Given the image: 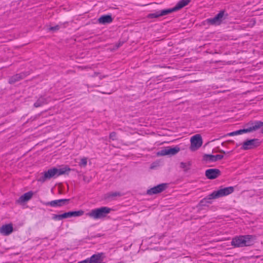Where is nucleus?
<instances>
[{
    "instance_id": "9b49d317",
    "label": "nucleus",
    "mask_w": 263,
    "mask_h": 263,
    "mask_svg": "<svg viewBox=\"0 0 263 263\" xmlns=\"http://www.w3.org/2000/svg\"><path fill=\"white\" fill-rule=\"evenodd\" d=\"M221 172L217 168H210L205 171V176L210 179H214L219 176Z\"/></svg>"
},
{
    "instance_id": "423d86ee",
    "label": "nucleus",
    "mask_w": 263,
    "mask_h": 263,
    "mask_svg": "<svg viewBox=\"0 0 263 263\" xmlns=\"http://www.w3.org/2000/svg\"><path fill=\"white\" fill-rule=\"evenodd\" d=\"M190 149L195 151L199 148L202 144V139L200 135L196 134L191 138Z\"/></svg>"
},
{
    "instance_id": "9d476101",
    "label": "nucleus",
    "mask_w": 263,
    "mask_h": 263,
    "mask_svg": "<svg viewBox=\"0 0 263 263\" xmlns=\"http://www.w3.org/2000/svg\"><path fill=\"white\" fill-rule=\"evenodd\" d=\"M259 144V140L257 139L248 140L243 143L242 148L244 150L254 148L258 146Z\"/></svg>"
},
{
    "instance_id": "f257e3e1",
    "label": "nucleus",
    "mask_w": 263,
    "mask_h": 263,
    "mask_svg": "<svg viewBox=\"0 0 263 263\" xmlns=\"http://www.w3.org/2000/svg\"><path fill=\"white\" fill-rule=\"evenodd\" d=\"M234 191V188L233 186L226 187L217 191H215L201 200L200 202V204L201 206H205L206 204H211L212 203L211 200L227 196L232 193Z\"/></svg>"
},
{
    "instance_id": "393cba45",
    "label": "nucleus",
    "mask_w": 263,
    "mask_h": 263,
    "mask_svg": "<svg viewBox=\"0 0 263 263\" xmlns=\"http://www.w3.org/2000/svg\"><path fill=\"white\" fill-rule=\"evenodd\" d=\"M191 165V163L190 162H181L180 163V167L183 169L184 171L186 172L190 169V166Z\"/></svg>"
},
{
    "instance_id": "aec40b11",
    "label": "nucleus",
    "mask_w": 263,
    "mask_h": 263,
    "mask_svg": "<svg viewBox=\"0 0 263 263\" xmlns=\"http://www.w3.org/2000/svg\"><path fill=\"white\" fill-rule=\"evenodd\" d=\"M26 74L25 73H21L16 74L15 75L11 77L9 80V82L10 84H13L15 82L20 81L21 79H24L26 77Z\"/></svg>"
},
{
    "instance_id": "a211bd4d",
    "label": "nucleus",
    "mask_w": 263,
    "mask_h": 263,
    "mask_svg": "<svg viewBox=\"0 0 263 263\" xmlns=\"http://www.w3.org/2000/svg\"><path fill=\"white\" fill-rule=\"evenodd\" d=\"M13 231V227L11 224L3 226L0 229V232L4 235H8Z\"/></svg>"
},
{
    "instance_id": "2eb2a0df",
    "label": "nucleus",
    "mask_w": 263,
    "mask_h": 263,
    "mask_svg": "<svg viewBox=\"0 0 263 263\" xmlns=\"http://www.w3.org/2000/svg\"><path fill=\"white\" fill-rule=\"evenodd\" d=\"M223 158L222 155H213L210 154H205L203 156L204 160L209 162H216L218 160H221Z\"/></svg>"
},
{
    "instance_id": "412c9836",
    "label": "nucleus",
    "mask_w": 263,
    "mask_h": 263,
    "mask_svg": "<svg viewBox=\"0 0 263 263\" xmlns=\"http://www.w3.org/2000/svg\"><path fill=\"white\" fill-rule=\"evenodd\" d=\"M122 194L120 192H109L105 195V198L109 200L114 199L117 197H120Z\"/></svg>"
},
{
    "instance_id": "5701e85b",
    "label": "nucleus",
    "mask_w": 263,
    "mask_h": 263,
    "mask_svg": "<svg viewBox=\"0 0 263 263\" xmlns=\"http://www.w3.org/2000/svg\"><path fill=\"white\" fill-rule=\"evenodd\" d=\"M263 126V122L261 121H257L252 123V126L248 128V130H250V132L256 130L261 127Z\"/></svg>"
},
{
    "instance_id": "c85d7f7f",
    "label": "nucleus",
    "mask_w": 263,
    "mask_h": 263,
    "mask_svg": "<svg viewBox=\"0 0 263 263\" xmlns=\"http://www.w3.org/2000/svg\"><path fill=\"white\" fill-rule=\"evenodd\" d=\"M60 28V27L59 26L57 25V26H55L54 27H51L50 28H49V30H51V31H56V30H59Z\"/></svg>"
},
{
    "instance_id": "6ab92c4d",
    "label": "nucleus",
    "mask_w": 263,
    "mask_h": 263,
    "mask_svg": "<svg viewBox=\"0 0 263 263\" xmlns=\"http://www.w3.org/2000/svg\"><path fill=\"white\" fill-rule=\"evenodd\" d=\"M84 214V211L80 210L78 211H70L63 213L64 219L68 218L71 217H78Z\"/></svg>"
},
{
    "instance_id": "f3484780",
    "label": "nucleus",
    "mask_w": 263,
    "mask_h": 263,
    "mask_svg": "<svg viewBox=\"0 0 263 263\" xmlns=\"http://www.w3.org/2000/svg\"><path fill=\"white\" fill-rule=\"evenodd\" d=\"M33 194V193L31 191L25 193L19 198L17 200V202L22 203L29 201L32 198Z\"/></svg>"
},
{
    "instance_id": "0eeeda50",
    "label": "nucleus",
    "mask_w": 263,
    "mask_h": 263,
    "mask_svg": "<svg viewBox=\"0 0 263 263\" xmlns=\"http://www.w3.org/2000/svg\"><path fill=\"white\" fill-rule=\"evenodd\" d=\"M69 199H61L58 200H52L49 202H43V204L46 206H50L51 207H60L66 205L69 203Z\"/></svg>"
},
{
    "instance_id": "1a4fd4ad",
    "label": "nucleus",
    "mask_w": 263,
    "mask_h": 263,
    "mask_svg": "<svg viewBox=\"0 0 263 263\" xmlns=\"http://www.w3.org/2000/svg\"><path fill=\"white\" fill-rule=\"evenodd\" d=\"M168 186L167 183H161L147 191V194L152 195L160 193L164 191Z\"/></svg>"
},
{
    "instance_id": "a878e982",
    "label": "nucleus",
    "mask_w": 263,
    "mask_h": 263,
    "mask_svg": "<svg viewBox=\"0 0 263 263\" xmlns=\"http://www.w3.org/2000/svg\"><path fill=\"white\" fill-rule=\"evenodd\" d=\"M52 219L55 220H60L64 219L63 214L60 215L53 214Z\"/></svg>"
},
{
    "instance_id": "dca6fc26",
    "label": "nucleus",
    "mask_w": 263,
    "mask_h": 263,
    "mask_svg": "<svg viewBox=\"0 0 263 263\" xmlns=\"http://www.w3.org/2000/svg\"><path fill=\"white\" fill-rule=\"evenodd\" d=\"M112 21L113 18L111 15H104L99 17L98 22L100 24L105 25L111 23Z\"/></svg>"
},
{
    "instance_id": "bb28decb",
    "label": "nucleus",
    "mask_w": 263,
    "mask_h": 263,
    "mask_svg": "<svg viewBox=\"0 0 263 263\" xmlns=\"http://www.w3.org/2000/svg\"><path fill=\"white\" fill-rule=\"evenodd\" d=\"M87 158H83L81 160L80 165L81 166H85L87 165Z\"/></svg>"
},
{
    "instance_id": "c756f323",
    "label": "nucleus",
    "mask_w": 263,
    "mask_h": 263,
    "mask_svg": "<svg viewBox=\"0 0 263 263\" xmlns=\"http://www.w3.org/2000/svg\"><path fill=\"white\" fill-rule=\"evenodd\" d=\"M98 74H99L98 72H94L93 74L91 77H95L97 76Z\"/></svg>"
},
{
    "instance_id": "cd10ccee",
    "label": "nucleus",
    "mask_w": 263,
    "mask_h": 263,
    "mask_svg": "<svg viewBox=\"0 0 263 263\" xmlns=\"http://www.w3.org/2000/svg\"><path fill=\"white\" fill-rule=\"evenodd\" d=\"M116 133L115 132H112L110 134L109 138L111 139L112 140H116Z\"/></svg>"
},
{
    "instance_id": "4468645a",
    "label": "nucleus",
    "mask_w": 263,
    "mask_h": 263,
    "mask_svg": "<svg viewBox=\"0 0 263 263\" xmlns=\"http://www.w3.org/2000/svg\"><path fill=\"white\" fill-rule=\"evenodd\" d=\"M170 14L168 9H164L155 12V13H149L147 15L148 18H158Z\"/></svg>"
},
{
    "instance_id": "f8f14e48",
    "label": "nucleus",
    "mask_w": 263,
    "mask_h": 263,
    "mask_svg": "<svg viewBox=\"0 0 263 263\" xmlns=\"http://www.w3.org/2000/svg\"><path fill=\"white\" fill-rule=\"evenodd\" d=\"M190 2L191 0H180L174 7L168 9L170 13L181 9L185 6L187 5Z\"/></svg>"
},
{
    "instance_id": "b1692460",
    "label": "nucleus",
    "mask_w": 263,
    "mask_h": 263,
    "mask_svg": "<svg viewBox=\"0 0 263 263\" xmlns=\"http://www.w3.org/2000/svg\"><path fill=\"white\" fill-rule=\"evenodd\" d=\"M248 132H250V130H248L247 128L242 129H240V130H236L235 132H233L228 133L226 136H233L240 135V134L246 133H248Z\"/></svg>"
},
{
    "instance_id": "6e6552de",
    "label": "nucleus",
    "mask_w": 263,
    "mask_h": 263,
    "mask_svg": "<svg viewBox=\"0 0 263 263\" xmlns=\"http://www.w3.org/2000/svg\"><path fill=\"white\" fill-rule=\"evenodd\" d=\"M180 151V148L178 146L174 147H166L165 148L161 149L157 153L159 156L165 155H174Z\"/></svg>"
},
{
    "instance_id": "2f4dec72",
    "label": "nucleus",
    "mask_w": 263,
    "mask_h": 263,
    "mask_svg": "<svg viewBox=\"0 0 263 263\" xmlns=\"http://www.w3.org/2000/svg\"><path fill=\"white\" fill-rule=\"evenodd\" d=\"M105 77H106V76H100V79H103V78H105Z\"/></svg>"
},
{
    "instance_id": "f03ea898",
    "label": "nucleus",
    "mask_w": 263,
    "mask_h": 263,
    "mask_svg": "<svg viewBox=\"0 0 263 263\" xmlns=\"http://www.w3.org/2000/svg\"><path fill=\"white\" fill-rule=\"evenodd\" d=\"M70 168H52L48 170L47 172H45L44 174L37 179V181L42 183L44 182L47 180L50 179L52 178H56L60 175L64 174L67 171H69Z\"/></svg>"
},
{
    "instance_id": "7ed1b4c3",
    "label": "nucleus",
    "mask_w": 263,
    "mask_h": 263,
    "mask_svg": "<svg viewBox=\"0 0 263 263\" xmlns=\"http://www.w3.org/2000/svg\"><path fill=\"white\" fill-rule=\"evenodd\" d=\"M252 235H249L235 237L232 239L231 245L234 247L250 246L252 245Z\"/></svg>"
},
{
    "instance_id": "72a5a7b5",
    "label": "nucleus",
    "mask_w": 263,
    "mask_h": 263,
    "mask_svg": "<svg viewBox=\"0 0 263 263\" xmlns=\"http://www.w3.org/2000/svg\"><path fill=\"white\" fill-rule=\"evenodd\" d=\"M232 142L231 141H228V142Z\"/></svg>"
},
{
    "instance_id": "20e7f679",
    "label": "nucleus",
    "mask_w": 263,
    "mask_h": 263,
    "mask_svg": "<svg viewBox=\"0 0 263 263\" xmlns=\"http://www.w3.org/2000/svg\"><path fill=\"white\" fill-rule=\"evenodd\" d=\"M111 209L106 206H102L91 210L86 215L92 219H98L104 218L109 214Z\"/></svg>"
},
{
    "instance_id": "7c9ffc66",
    "label": "nucleus",
    "mask_w": 263,
    "mask_h": 263,
    "mask_svg": "<svg viewBox=\"0 0 263 263\" xmlns=\"http://www.w3.org/2000/svg\"><path fill=\"white\" fill-rule=\"evenodd\" d=\"M219 153H223V154H225V152L223 150H219Z\"/></svg>"
},
{
    "instance_id": "473e14b6",
    "label": "nucleus",
    "mask_w": 263,
    "mask_h": 263,
    "mask_svg": "<svg viewBox=\"0 0 263 263\" xmlns=\"http://www.w3.org/2000/svg\"><path fill=\"white\" fill-rule=\"evenodd\" d=\"M120 46V44H119V45H118L117 47H119Z\"/></svg>"
},
{
    "instance_id": "4be33fe9",
    "label": "nucleus",
    "mask_w": 263,
    "mask_h": 263,
    "mask_svg": "<svg viewBox=\"0 0 263 263\" xmlns=\"http://www.w3.org/2000/svg\"><path fill=\"white\" fill-rule=\"evenodd\" d=\"M48 100L47 98H45L43 97H41L34 103L33 105L35 107H39L43 106L44 104L48 103Z\"/></svg>"
},
{
    "instance_id": "ddd939ff",
    "label": "nucleus",
    "mask_w": 263,
    "mask_h": 263,
    "mask_svg": "<svg viewBox=\"0 0 263 263\" xmlns=\"http://www.w3.org/2000/svg\"><path fill=\"white\" fill-rule=\"evenodd\" d=\"M104 257L103 253H98L94 254L90 258L86 259L88 263H102Z\"/></svg>"
},
{
    "instance_id": "39448f33",
    "label": "nucleus",
    "mask_w": 263,
    "mask_h": 263,
    "mask_svg": "<svg viewBox=\"0 0 263 263\" xmlns=\"http://www.w3.org/2000/svg\"><path fill=\"white\" fill-rule=\"evenodd\" d=\"M228 16V14L224 10H221L215 17L207 19L206 22L210 25H219L223 20L227 19Z\"/></svg>"
}]
</instances>
